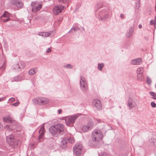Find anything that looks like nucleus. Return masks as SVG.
<instances>
[{
  "instance_id": "f257e3e1",
  "label": "nucleus",
  "mask_w": 156,
  "mask_h": 156,
  "mask_svg": "<svg viewBox=\"0 0 156 156\" xmlns=\"http://www.w3.org/2000/svg\"><path fill=\"white\" fill-rule=\"evenodd\" d=\"M102 137V133L100 130L98 129L94 130L92 133V140H89L88 142L89 145L91 147H99L100 145V140Z\"/></svg>"
},
{
  "instance_id": "f03ea898",
  "label": "nucleus",
  "mask_w": 156,
  "mask_h": 156,
  "mask_svg": "<svg viewBox=\"0 0 156 156\" xmlns=\"http://www.w3.org/2000/svg\"><path fill=\"white\" fill-rule=\"evenodd\" d=\"M64 129L65 128L63 125L58 124L51 126L49 129V131L53 136H57L60 134L62 135Z\"/></svg>"
},
{
  "instance_id": "7ed1b4c3",
  "label": "nucleus",
  "mask_w": 156,
  "mask_h": 156,
  "mask_svg": "<svg viewBox=\"0 0 156 156\" xmlns=\"http://www.w3.org/2000/svg\"><path fill=\"white\" fill-rule=\"evenodd\" d=\"M33 103L35 104L44 105L48 103V99L45 98L40 97L34 99L33 100Z\"/></svg>"
},
{
  "instance_id": "20e7f679",
  "label": "nucleus",
  "mask_w": 156,
  "mask_h": 156,
  "mask_svg": "<svg viewBox=\"0 0 156 156\" xmlns=\"http://www.w3.org/2000/svg\"><path fill=\"white\" fill-rule=\"evenodd\" d=\"M83 146L80 143L76 144L73 147V152L77 156H80L82 153Z\"/></svg>"
},
{
  "instance_id": "39448f33",
  "label": "nucleus",
  "mask_w": 156,
  "mask_h": 156,
  "mask_svg": "<svg viewBox=\"0 0 156 156\" xmlns=\"http://www.w3.org/2000/svg\"><path fill=\"white\" fill-rule=\"evenodd\" d=\"M78 116L76 115L72 116L65 120L66 124L69 126H72L73 125L75 120L77 118Z\"/></svg>"
},
{
  "instance_id": "423d86ee",
  "label": "nucleus",
  "mask_w": 156,
  "mask_h": 156,
  "mask_svg": "<svg viewBox=\"0 0 156 156\" xmlns=\"http://www.w3.org/2000/svg\"><path fill=\"white\" fill-rule=\"evenodd\" d=\"M80 83L81 89L83 91H85L88 89L87 82L85 78L82 76H80Z\"/></svg>"
},
{
  "instance_id": "0eeeda50",
  "label": "nucleus",
  "mask_w": 156,
  "mask_h": 156,
  "mask_svg": "<svg viewBox=\"0 0 156 156\" xmlns=\"http://www.w3.org/2000/svg\"><path fill=\"white\" fill-rule=\"evenodd\" d=\"M93 105L96 110H100L102 109V105L100 101L98 99L93 100L92 101Z\"/></svg>"
},
{
  "instance_id": "6e6552de",
  "label": "nucleus",
  "mask_w": 156,
  "mask_h": 156,
  "mask_svg": "<svg viewBox=\"0 0 156 156\" xmlns=\"http://www.w3.org/2000/svg\"><path fill=\"white\" fill-rule=\"evenodd\" d=\"M94 126V123L92 122H89L86 125L83 126L82 128V130L84 132H87L91 129Z\"/></svg>"
},
{
  "instance_id": "1a4fd4ad",
  "label": "nucleus",
  "mask_w": 156,
  "mask_h": 156,
  "mask_svg": "<svg viewBox=\"0 0 156 156\" xmlns=\"http://www.w3.org/2000/svg\"><path fill=\"white\" fill-rule=\"evenodd\" d=\"M45 132V129L44 125H42L40 127L39 130V136L38 137V141L39 142L43 141L44 140V132Z\"/></svg>"
},
{
  "instance_id": "9d476101",
  "label": "nucleus",
  "mask_w": 156,
  "mask_h": 156,
  "mask_svg": "<svg viewBox=\"0 0 156 156\" xmlns=\"http://www.w3.org/2000/svg\"><path fill=\"white\" fill-rule=\"evenodd\" d=\"M64 6L62 5H58L55 6L53 9V12L55 15H57L61 13L63 9Z\"/></svg>"
},
{
  "instance_id": "9b49d317",
  "label": "nucleus",
  "mask_w": 156,
  "mask_h": 156,
  "mask_svg": "<svg viewBox=\"0 0 156 156\" xmlns=\"http://www.w3.org/2000/svg\"><path fill=\"white\" fill-rule=\"evenodd\" d=\"M144 69L142 67L139 68L137 70V78L138 80H142L143 79V73Z\"/></svg>"
},
{
  "instance_id": "f8f14e48",
  "label": "nucleus",
  "mask_w": 156,
  "mask_h": 156,
  "mask_svg": "<svg viewBox=\"0 0 156 156\" xmlns=\"http://www.w3.org/2000/svg\"><path fill=\"white\" fill-rule=\"evenodd\" d=\"M25 63L23 62H19L18 63L14 66V69L16 70L20 71L25 66Z\"/></svg>"
},
{
  "instance_id": "ddd939ff",
  "label": "nucleus",
  "mask_w": 156,
  "mask_h": 156,
  "mask_svg": "<svg viewBox=\"0 0 156 156\" xmlns=\"http://www.w3.org/2000/svg\"><path fill=\"white\" fill-rule=\"evenodd\" d=\"M7 142L9 143L11 145H15V140L14 138V136L12 134H11L7 136L6 138Z\"/></svg>"
},
{
  "instance_id": "4468645a",
  "label": "nucleus",
  "mask_w": 156,
  "mask_h": 156,
  "mask_svg": "<svg viewBox=\"0 0 156 156\" xmlns=\"http://www.w3.org/2000/svg\"><path fill=\"white\" fill-rule=\"evenodd\" d=\"M11 2L17 8H21L23 5L21 0H12Z\"/></svg>"
},
{
  "instance_id": "2eb2a0df",
  "label": "nucleus",
  "mask_w": 156,
  "mask_h": 156,
  "mask_svg": "<svg viewBox=\"0 0 156 156\" xmlns=\"http://www.w3.org/2000/svg\"><path fill=\"white\" fill-rule=\"evenodd\" d=\"M142 62V59L140 58L132 60L131 61V63L133 65H139Z\"/></svg>"
},
{
  "instance_id": "dca6fc26",
  "label": "nucleus",
  "mask_w": 156,
  "mask_h": 156,
  "mask_svg": "<svg viewBox=\"0 0 156 156\" xmlns=\"http://www.w3.org/2000/svg\"><path fill=\"white\" fill-rule=\"evenodd\" d=\"M67 138H64L62 140L60 144L62 147L63 149H65L66 148L67 146Z\"/></svg>"
},
{
  "instance_id": "f3484780",
  "label": "nucleus",
  "mask_w": 156,
  "mask_h": 156,
  "mask_svg": "<svg viewBox=\"0 0 156 156\" xmlns=\"http://www.w3.org/2000/svg\"><path fill=\"white\" fill-rule=\"evenodd\" d=\"M134 103H135V102L132 98H129L128 101V106L129 109H131L133 107H135L134 104Z\"/></svg>"
},
{
  "instance_id": "a211bd4d",
  "label": "nucleus",
  "mask_w": 156,
  "mask_h": 156,
  "mask_svg": "<svg viewBox=\"0 0 156 156\" xmlns=\"http://www.w3.org/2000/svg\"><path fill=\"white\" fill-rule=\"evenodd\" d=\"M42 5L41 4H39L38 6H35L32 8V11L34 12H36L39 11L42 8Z\"/></svg>"
},
{
  "instance_id": "6ab92c4d",
  "label": "nucleus",
  "mask_w": 156,
  "mask_h": 156,
  "mask_svg": "<svg viewBox=\"0 0 156 156\" xmlns=\"http://www.w3.org/2000/svg\"><path fill=\"white\" fill-rule=\"evenodd\" d=\"M3 120L4 122L8 123H12L13 121L12 120V119L9 116L3 117Z\"/></svg>"
},
{
  "instance_id": "aec40b11",
  "label": "nucleus",
  "mask_w": 156,
  "mask_h": 156,
  "mask_svg": "<svg viewBox=\"0 0 156 156\" xmlns=\"http://www.w3.org/2000/svg\"><path fill=\"white\" fill-rule=\"evenodd\" d=\"M133 28L131 27L129 30H128L127 33L126 34V36L127 37H130L133 34Z\"/></svg>"
},
{
  "instance_id": "412c9836",
  "label": "nucleus",
  "mask_w": 156,
  "mask_h": 156,
  "mask_svg": "<svg viewBox=\"0 0 156 156\" xmlns=\"http://www.w3.org/2000/svg\"><path fill=\"white\" fill-rule=\"evenodd\" d=\"M21 80V78L20 76H16L13 78L12 80V82L15 81H19Z\"/></svg>"
},
{
  "instance_id": "4be33fe9",
  "label": "nucleus",
  "mask_w": 156,
  "mask_h": 156,
  "mask_svg": "<svg viewBox=\"0 0 156 156\" xmlns=\"http://www.w3.org/2000/svg\"><path fill=\"white\" fill-rule=\"evenodd\" d=\"M37 71L36 68H34L29 71V73L30 75H33Z\"/></svg>"
},
{
  "instance_id": "5701e85b",
  "label": "nucleus",
  "mask_w": 156,
  "mask_h": 156,
  "mask_svg": "<svg viewBox=\"0 0 156 156\" xmlns=\"http://www.w3.org/2000/svg\"><path fill=\"white\" fill-rule=\"evenodd\" d=\"M149 94L151 96V98L154 99L156 100V94L153 92H150Z\"/></svg>"
},
{
  "instance_id": "b1692460",
  "label": "nucleus",
  "mask_w": 156,
  "mask_h": 156,
  "mask_svg": "<svg viewBox=\"0 0 156 156\" xmlns=\"http://www.w3.org/2000/svg\"><path fill=\"white\" fill-rule=\"evenodd\" d=\"M4 128L9 131H11L13 129L12 126L9 125H6Z\"/></svg>"
},
{
  "instance_id": "393cba45",
  "label": "nucleus",
  "mask_w": 156,
  "mask_h": 156,
  "mask_svg": "<svg viewBox=\"0 0 156 156\" xmlns=\"http://www.w3.org/2000/svg\"><path fill=\"white\" fill-rule=\"evenodd\" d=\"M79 28L78 27H72L70 30L69 32V33L73 32L76 31L78 30Z\"/></svg>"
},
{
  "instance_id": "a878e982",
  "label": "nucleus",
  "mask_w": 156,
  "mask_h": 156,
  "mask_svg": "<svg viewBox=\"0 0 156 156\" xmlns=\"http://www.w3.org/2000/svg\"><path fill=\"white\" fill-rule=\"evenodd\" d=\"M67 142H69V143L71 144L75 142L74 139L73 137H71L67 138Z\"/></svg>"
},
{
  "instance_id": "bb28decb",
  "label": "nucleus",
  "mask_w": 156,
  "mask_h": 156,
  "mask_svg": "<svg viewBox=\"0 0 156 156\" xmlns=\"http://www.w3.org/2000/svg\"><path fill=\"white\" fill-rule=\"evenodd\" d=\"M104 64L103 63H98V68L100 70H101L102 68L104 67Z\"/></svg>"
},
{
  "instance_id": "cd10ccee",
  "label": "nucleus",
  "mask_w": 156,
  "mask_h": 156,
  "mask_svg": "<svg viewBox=\"0 0 156 156\" xmlns=\"http://www.w3.org/2000/svg\"><path fill=\"white\" fill-rule=\"evenodd\" d=\"M104 15V17H101L100 19L101 20H104L107 19L108 17V15L106 13H105L102 15V16Z\"/></svg>"
},
{
  "instance_id": "c85d7f7f",
  "label": "nucleus",
  "mask_w": 156,
  "mask_h": 156,
  "mask_svg": "<svg viewBox=\"0 0 156 156\" xmlns=\"http://www.w3.org/2000/svg\"><path fill=\"white\" fill-rule=\"evenodd\" d=\"M10 20H11V19L9 17L6 18H1V20L4 23Z\"/></svg>"
},
{
  "instance_id": "c756f323",
  "label": "nucleus",
  "mask_w": 156,
  "mask_h": 156,
  "mask_svg": "<svg viewBox=\"0 0 156 156\" xmlns=\"http://www.w3.org/2000/svg\"><path fill=\"white\" fill-rule=\"evenodd\" d=\"M9 16V13L7 12H5L2 14V18H7Z\"/></svg>"
},
{
  "instance_id": "7c9ffc66",
  "label": "nucleus",
  "mask_w": 156,
  "mask_h": 156,
  "mask_svg": "<svg viewBox=\"0 0 156 156\" xmlns=\"http://www.w3.org/2000/svg\"><path fill=\"white\" fill-rule=\"evenodd\" d=\"M51 32H43V36L45 37H47L49 36L51 34Z\"/></svg>"
},
{
  "instance_id": "2f4dec72",
  "label": "nucleus",
  "mask_w": 156,
  "mask_h": 156,
  "mask_svg": "<svg viewBox=\"0 0 156 156\" xmlns=\"http://www.w3.org/2000/svg\"><path fill=\"white\" fill-rule=\"evenodd\" d=\"M64 68H66L67 69H71L73 68V66L70 64H68L66 66H63Z\"/></svg>"
},
{
  "instance_id": "473e14b6",
  "label": "nucleus",
  "mask_w": 156,
  "mask_h": 156,
  "mask_svg": "<svg viewBox=\"0 0 156 156\" xmlns=\"http://www.w3.org/2000/svg\"><path fill=\"white\" fill-rule=\"evenodd\" d=\"M146 82L147 84L148 85H150L151 83V80L148 76L147 77Z\"/></svg>"
},
{
  "instance_id": "72a5a7b5",
  "label": "nucleus",
  "mask_w": 156,
  "mask_h": 156,
  "mask_svg": "<svg viewBox=\"0 0 156 156\" xmlns=\"http://www.w3.org/2000/svg\"><path fill=\"white\" fill-rule=\"evenodd\" d=\"M153 137L154 140H154L153 143L154 145L156 147V135L154 134L153 135Z\"/></svg>"
},
{
  "instance_id": "f704fd0d",
  "label": "nucleus",
  "mask_w": 156,
  "mask_h": 156,
  "mask_svg": "<svg viewBox=\"0 0 156 156\" xmlns=\"http://www.w3.org/2000/svg\"><path fill=\"white\" fill-rule=\"evenodd\" d=\"M58 2L61 3H65L67 2L68 0H58Z\"/></svg>"
},
{
  "instance_id": "c9c22d12",
  "label": "nucleus",
  "mask_w": 156,
  "mask_h": 156,
  "mask_svg": "<svg viewBox=\"0 0 156 156\" xmlns=\"http://www.w3.org/2000/svg\"><path fill=\"white\" fill-rule=\"evenodd\" d=\"M151 105L152 108L156 107V104L154 103V102H152L151 103Z\"/></svg>"
},
{
  "instance_id": "e433bc0d",
  "label": "nucleus",
  "mask_w": 156,
  "mask_h": 156,
  "mask_svg": "<svg viewBox=\"0 0 156 156\" xmlns=\"http://www.w3.org/2000/svg\"><path fill=\"white\" fill-rule=\"evenodd\" d=\"M51 51V48H48L46 52L47 53H48L49 52H50Z\"/></svg>"
},
{
  "instance_id": "4c0bfd02",
  "label": "nucleus",
  "mask_w": 156,
  "mask_h": 156,
  "mask_svg": "<svg viewBox=\"0 0 156 156\" xmlns=\"http://www.w3.org/2000/svg\"><path fill=\"white\" fill-rule=\"evenodd\" d=\"M36 2H32L31 3V5L33 7L34 6H35V5H36Z\"/></svg>"
},
{
  "instance_id": "58836bf2",
  "label": "nucleus",
  "mask_w": 156,
  "mask_h": 156,
  "mask_svg": "<svg viewBox=\"0 0 156 156\" xmlns=\"http://www.w3.org/2000/svg\"><path fill=\"white\" fill-rule=\"evenodd\" d=\"M19 104H20V103L19 102H15V103H14L13 104V105L14 106H18L19 105Z\"/></svg>"
},
{
  "instance_id": "ea45409f",
  "label": "nucleus",
  "mask_w": 156,
  "mask_h": 156,
  "mask_svg": "<svg viewBox=\"0 0 156 156\" xmlns=\"http://www.w3.org/2000/svg\"><path fill=\"white\" fill-rule=\"evenodd\" d=\"M150 23L151 25H154V21L153 20H152L150 21Z\"/></svg>"
},
{
  "instance_id": "a19ab883",
  "label": "nucleus",
  "mask_w": 156,
  "mask_h": 156,
  "mask_svg": "<svg viewBox=\"0 0 156 156\" xmlns=\"http://www.w3.org/2000/svg\"><path fill=\"white\" fill-rule=\"evenodd\" d=\"M15 98H11L9 99V101L13 102L15 101Z\"/></svg>"
},
{
  "instance_id": "79ce46f5",
  "label": "nucleus",
  "mask_w": 156,
  "mask_h": 156,
  "mask_svg": "<svg viewBox=\"0 0 156 156\" xmlns=\"http://www.w3.org/2000/svg\"><path fill=\"white\" fill-rule=\"evenodd\" d=\"M154 27L156 28V16L154 17Z\"/></svg>"
},
{
  "instance_id": "37998d69",
  "label": "nucleus",
  "mask_w": 156,
  "mask_h": 156,
  "mask_svg": "<svg viewBox=\"0 0 156 156\" xmlns=\"http://www.w3.org/2000/svg\"><path fill=\"white\" fill-rule=\"evenodd\" d=\"M140 4L139 3L136 4V9H138L139 7H140Z\"/></svg>"
},
{
  "instance_id": "c03bdc74",
  "label": "nucleus",
  "mask_w": 156,
  "mask_h": 156,
  "mask_svg": "<svg viewBox=\"0 0 156 156\" xmlns=\"http://www.w3.org/2000/svg\"><path fill=\"white\" fill-rule=\"evenodd\" d=\"M96 120L97 121V122L98 123H101L102 121L100 119H96Z\"/></svg>"
},
{
  "instance_id": "a18cd8bd",
  "label": "nucleus",
  "mask_w": 156,
  "mask_h": 156,
  "mask_svg": "<svg viewBox=\"0 0 156 156\" xmlns=\"http://www.w3.org/2000/svg\"><path fill=\"white\" fill-rule=\"evenodd\" d=\"M3 128V126L2 123H0V131L2 130Z\"/></svg>"
},
{
  "instance_id": "49530a36",
  "label": "nucleus",
  "mask_w": 156,
  "mask_h": 156,
  "mask_svg": "<svg viewBox=\"0 0 156 156\" xmlns=\"http://www.w3.org/2000/svg\"><path fill=\"white\" fill-rule=\"evenodd\" d=\"M102 156H108V154L106 153H103L102 155Z\"/></svg>"
},
{
  "instance_id": "de8ad7c7",
  "label": "nucleus",
  "mask_w": 156,
  "mask_h": 156,
  "mask_svg": "<svg viewBox=\"0 0 156 156\" xmlns=\"http://www.w3.org/2000/svg\"><path fill=\"white\" fill-rule=\"evenodd\" d=\"M5 97L0 98V102L3 101H4L5 100Z\"/></svg>"
},
{
  "instance_id": "09e8293b",
  "label": "nucleus",
  "mask_w": 156,
  "mask_h": 156,
  "mask_svg": "<svg viewBox=\"0 0 156 156\" xmlns=\"http://www.w3.org/2000/svg\"><path fill=\"white\" fill-rule=\"evenodd\" d=\"M58 113L59 114H61L62 112V110L61 109H59L58 111Z\"/></svg>"
},
{
  "instance_id": "8fccbe9b",
  "label": "nucleus",
  "mask_w": 156,
  "mask_h": 156,
  "mask_svg": "<svg viewBox=\"0 0 156 156\" xmlns=\"http://www.w3.org/2000/svg\"><path fill=\"white\" fill-rule=\"evenodd\" d=\"M43 32L39 33L38 34V35L39 36H43Z\"/></svg>"
},
{
  "instance_id": "3c124183",
  "label": "nucleus",
  "mask_w": 156,
  "mask_h": 156,
  "mask_svg": "<svg viewBox=\"0 0 156 156\" xmlns=\"http://www.w3.org/2000/svg\"><path fill=\"white\" fill-rule=\"evenodd\" d=\"M124 15L123 14H121L120 15V17L121 18H123L124 17Z\"/></svg>"
},
{
  "instance_id": "603ef678",
  "label": "nucleus",
  "mask_w": 156,
  "mask_h": 156,
  "mask_svg": "<svg viewBox=\"0 0 156 156\" xmlns=\"http://www.w3.org/2000/svg\"><path fill=\"white\" fill-rule=\"evenodd\" d=\"M138 27L139 28H141L142 27V26L141 24H139Z\"/></svg>"
},
{
  "instance_id": "864d4df0",
  "label": "nucleus",
  "mask_w": 156,
  "mask_h": 156,
  "mask_svg": "<svg viewBox=\"0 0 156 156\" xmlns=\"http://www.w3.org/2000/svg\"><path fill=\"white\" fill-rule=\"evenodd\" d=\"M144 38L146 40H147L148 39V37H145Z\"/></svg>"
},
{
  "instance_id": "5fc2aeb1",
  "label": "nucleus",
  "mask_w": 156,
  "mask_h": 156,
  "mask_svg": "<svg viewBox=\"0 0 156 156\" xmlns=\"http://www.w3.org/2000/svg\"><path fill=\"white\" fill-rule=\"evenodd\" d=\"M155 88H156V84L155 85Z\"/></svg>"
}]
</instances>
